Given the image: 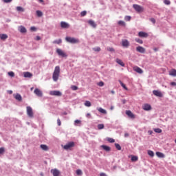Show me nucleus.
Returning a JSON list of instances; mask_svg holds the SVG:
<instances>
[{"mask_svg":"<svg viewBox=\"0 0 176 176\" xmlns=\"http://www.w3.org/2000/svg\"><path fill=\"white\" fill-rule=\"evenodd\" d=\"M65 41L66 42H69V43H79V39L74 37L67 36Z\"/></svg>","mask_w":176,"mask_h":176,"instance_id":"f03ea898","label":"nucleus"},{"mask_svg":"<svg viewBox=\"0 0 176 176\" xmlns=\"http://www.w3.org/2000/svg\"><path fill=\"white\" fill-rule=\"evenodd\" d=\"M16 10L18 12H24V8H23L22 7L18 6L16 7Z\"/></svg>","mask_w":176,"mask_h":176,"instance_id":"58836bf2","label":"nucleus"},{"mask_svg":"<svg viewBox=\"0 0 176 176\" xmlns=\"http://www.w3.org/2000/svg\"><path fill=\"white\" fill-rule=\"evenodd\" d=\"M94 52H100L101 48L99 47H97L96 48H94Z\"/></svg>","mask_w":176,"mask_h":176,"instance_id":"864d4df0","label":"nucleus"},{"mask_svg":"<svg viewBox=\"0 0 176 176\" xmlns=\"http://www.w3.org/2000/svg\"><path fill=\"white\" fill-rule=\"evenodd\" d=\"M72 90L76 91L78 90V87H76V85H72L71 87Z\"/></svg>","mask_w":176,"mask_h":176,"instance_id":"09e8293b","label":"nucleus"},{"mask_svg":"<svg viewBox=\"0 0 176 176\" xmlns=\"http://www.w3.org/2000/svg\"><path fill=\"white\" fill-rule=\"evenodd\" d=\"M135 41V42H137L138 43H140V45H142V43H144V41L142 39L138 38H136Z\"/></svg>","mask_w":176,"mask_h":176,"instance_id":"c756f323","label":"nucleus"},{"mask_svg":"<svg viewBox=\"0 0 176 176\" xmlns=\"http://www.w3.org/2000/svg\"><path fill=\"white\" fill-rule=\"evenodd\" d=\"M56 53H57V54H58V56H60V57H67V56H68V55H67V54H65V52H64V51H63L60 48H58L56 50Z\"/></svg>","mask_w":176,"mask_h":176,"instance_id":"423d86ee","label":"nucleus"},{"mask_svg":"<svg viewBox=\"0 0 176 176\" xmlns=\"http://www.w3.org/2000/svg\"><path fill=\"white\" fill-rule=\"evenodd\" d=\"M51 173L54 176H60V170L58 169H52Z\"/></svg>","mask_w":176,"mask_h":176,"instance_id":"4468645a","label":"nucleus"},{"mask_svg":"<svg viewBox=\"0 0 176 176\" xmlns=\"http://www.w3.org/2000/svg\"><path fill=\"white\" fill-rule=\"evenodd\" d=\"M104 126L103 124H99L98 125V130H102V129H104Z\"/></svg>","mask_w":176,"mask_h":176,"instance_id":"4c0bfd02","label":"nucleus"},{"mask_svg":"<svg viewBox=\"0 0 176 176\" xmlns=\"http://www.w3.org/2000/svg\"><path fill=\"white\" fill-rule=\"evenodd\" d=\"M85 107H91V102H90V101H89V100H87L85 102Z\"/></svg>","mask_w":176,"mask_h":176,"instance_id":"e433bc0d","label":"nucleus"},{"mask_svg":"<svg viewBox=\"0 0 176 176\" xmlns=\"http://www.w3.org/2000/svg\"><path fill=\"white\" fill-rule=\"evenodd\" d=\"M154 131L155 133H162V129H159V128H157V129H154Z\"/></svg>","mask_w":176,"mask_h":176,"instance_id":"8fccbe9b","label":"nucleus"},{"mask_svg":"<svg viewBox=\"0 0 176 176\" xmlns=\"http://www.w3.org/2000/svg\"><path fill=\"white\" fill-rule=\"evenodd\" d=\"M164 3H165V5H170L171 1H170V0H164Z\"/></svg>","mask_w":176,"mask_h":176,"instance_id":"49530a36","label":"nucleus"},{"mask_svg":"<svg viewBox=\"0 0 176 176\" xmlns=\"http://www.w3.org/2000/svg\"><path fill=\"white\" fill-rule=\"evenodd\" d=\"M124 137H129V133H125Z\"/></svg>","mask_w":176,"mask_h":176,"instance_id":"338daca9","label":"nucleus"},{"mask_svg":"<svg viewBox=\"0 0 176 176\" xmlns=\"http://www.w3.org/2000/svg\"><path fill=\"white\" fill-rule=\"evenodd\" d=\"M80 123H82V121H80V120H76L74 121V124L76 126V124H80Z\"/></svg>","mask_w":176,"mask_h":176,"instance_id":"c03bdc74","label":"nucleus"},{"mask_svg":"<svg viewBox=\"0 0 176 176\" xmlns=\"http://www.w3.org/2000/svg\"><path fill=\"white\" fill-rule=\"evenodd\" d=\"M97 110L100 113H103L104 115H107V110H105V109H102L101 107L97 108Z\"/></svg>","mask_w":176,"mask_h":176,"instance_id":"aec40b11","label":"nucleus"},{"mask_svg":"<svg viewBox=\"0 0 176 176\" xmlns=\"http://www.w3.org/2000/svg\"><path fill=\"white\" fill-rule=\"evenodd\" d=\"M107 141H108L109 142H110L111 144H113V142H115V139L109 138L107 139Z\"/></svg>","mask_w":176,"mask_h":176,"instance_id":"ea45409f","label":"nucleus"},{"mask_svg":"<svg viewBox=\"0 0 176 176\" xmlns=\"http://www.w3.org/2000/svg\"><path fill=\"white\" fill-rule=\"evenodd\" d=\"M14 98L17 100V101H21V100H23V98H21V95L19 94L15 95Z\"/></svg>","mask_w":176,"mask_h":176,"instance_id":"393cba45","label":"nucleus"},{"mask_svg":"<svg viewBox=\"0 0 176 176\" xmlns=\"http://www.w3.org/2000/svg\"><path fill=\"white\" fill-rule=\"evenodd\" d=\"M60 66H56L52 75V79L54 82L58 80V78H60Z\"/></svg>","mask_w":176,"mask_h":176,"instance_id":"f257e3e1","label":"nucleus"},{"mask_svg":"<svg viewBox=\"0 0 176 176\" xmlns=\"http://www.w3.org/2000/svg\"><path fill=\"white\" fill-rule=\"evenodd\" d=\"M8 94H13V91L9 90L8 91Z\"/></svg>","mask_w":176,"mask_h":176,"instance_id":"680f3d73","label":"nucleus"},{"mask_svg":"<svg viewBox=\"0 0 176 176\" xmlns=\"http://www.w3.org/2000/svg\"><path fill=\"white\" fill-rule=\"evenodd\" d=\"M133 8L138 13H142L144 12V7L138 4H133Z\"/></svg>","mask_w":176,"mask_h":176,"instance_id":"7ed1b4c3","label":"nucleus"},{"mask_svg":"<svg viewBox=\"0 0 176 176\" xmlns=\"http://www.w3.org/2000/svg\"><path fill=\"white\" fill-rule=\"evenodd\" d=\"M88 24H89V25H91V27H93V28H97V23L91 19L88 21Z\"/></svg>","mask_w":176,"mask_h":176,"instance_id":"2eb2a0df","label":"nucleus"},{"mask_svg":"<svg viewBox=\"0 0 176 176\" xmlns=\"http://www.w3.org/2000/svg\"><path fill=\"white\" fill-rule=\"evenodd\" d=\"M124 20H125L126 21H130V20H131V16H126L124 17Z\"/></svg>","mask_w":176,"mask_h":176,"instance_id":"37998d69","label":"nucleus"},{"mask_svg":"<svg viewBox=\"0 0 176 176\" xmlns=\"http://www.w3.org/2000/svg\"><path fill=\"white\" fill-rule=\"evenodd\" d=\"M153 94L154 96H156V97H163V94L159 90L153 91Z\"/></svg>","mask_w":176,"mask_h":176,"instance_id":"9d476101","label":"nucleus"},{"mask_svg":"<svg viewBox=\"0 0 176 176\" xmlns=\"http://www.w3.org/2000/svg\"><path fill=\"white\" fill-rule=\"evenodd\" d=\"M27 115L29 118H34V111H32V107L28 106L26 107Z\"/></svg>","mask_w":176,"mask_h":176,"instance_id":"20e7f679","label":"nucleus"},{"mask_svg":"<svg viewBox=\"0 0 176 176\" xmlns=\"http://www.w3.org/2000/svg\"><path fill=\"white\" fill-rule=\"evenodd\" d=\"M122 104H126V100H122Z\"/></svg>","mask_w":176,"mask_h":176,"instance_id":"69168bd1","label":"nucleus"},{"mask_svg":"<svg viewBox=\"0 0 176 176\" xmlns=\"http://www.w3.org/2000/svg\"><path fill=\"white\" fill-rule=\"evenodd\" d=\"M40 148H41L43 151H49V147L46 144H41Z\"/></svg>","mask_w":176,"mask_h":176,"instance_id":"b1692460","label":"nucleus"},{"mask_svg":"<svg viewBox=\"0 0 176 176\" xmlns=\"http://www.w3.org/2000/svg\"><path fill=\"white\" fill-rule=\"evenodd\" d=\"M5 3H10L12 0H3Z\"/></svg>","mask_w":176,"mask_h":176,"instance_id":"4d7b16f0","label":"nucleus"},{"mask_svg":"<svg viewBox=\"0 0 176 176\" xmlns=\"http://www.w3.org/2000/svg\"><path fill=\"white\" fill-rule=\"evenodd\" d=\"M19 31L21 34H25V32H27V29L24 26L21 25L19 27Z\"/></svg>","mask_w":176,"mask_h":176,"instance_id":"6ab92c4d","label":"nucleus"},{"mask_svg":"<svg viewBox=\"0 0 176 176\" xmlns=\"http://www.w3.org/2000/svg\"><path fill=\"white\" fill-rule=\"evenodd\" d=\"M24 77L25 78H32V74L27 72L24 73Z\"/></svg>","mask_w":176,"mask_h":176,"instance_id":"bb28decb","label":"nucleus"},{"mask_svg":"<svg viewBox=\"0 0 176 176\" xmlns=\"http://www.w3.org/2000/svg\"><path fill=\"white\" fill-rule=\"evenodd\" d=\"M100 176H107V175H105V173H100Z\"/></svg>","mask_w":176,"mask_h":176,"instance_id":"0e129e2a","label":"nucleus"},{"mask_svg":"<svg viewBox=\"0 0 176 176\" xmlns=\"http://www.w3.org/2000/svg\"><path fill=\"white\" fill-rule=\"evenodd\" d=\"M98 86H99L100 87H102V86H104V82L100 81L98 82Z\"/></svg>","mask_w":176,"mask_h":176,"instance_id":"de8ad7c7","label":"nucleus"},{"mask_svg":"<svg viewBox=\"0 0 176 176\" xmlns=\"http://www.w3.org/2000/svg\"><path fill=\"white\" fill-rule=\"evenodd\" d=\"M122 45L124 47H129L130 46V43L127 40H122Z\"/></svg>","mask_w":176,"mask_h":176,"instance_id":"dca6fc26","label":"nucleus"},{"mask_svg":"<svg viewBox=\"0 0 176 176\" xmlns=\"http://www.w3.org/2000/svg\"><path fill=\"white\" fill-rule=\"evenodd\" d=\"M138 36H140V38H148V34L145 32H140L138 33Z\"/></svg>","mask_w":176,"mask_h":176,"instance_id":"ddd939ff","label":"nucleus"},{"mask_svg":"<svg viewBox=\"0 0 176 176\" xmlns=\"http://www.w3.org/2000/svg\"><path fill=\"white\" fill-rule=\"evenodd\" d=\"M91 115L88 113L87 114V118H91Z\"/></svg>","mask_w":176,"mask_h":176,"instance_id":"e2e57ef3","label":"nucleus"},{"mask_svg":"<svg viewBox=\"0 0 176 176\" xmlns=\"http://www.w3.org/2000/svg\"><path fill=\"white\" fill-rule=\"evenodd\" d=\"M119 82L120 83L122 87L124 89V90H128L127 87H126V85H124V83H123L121 80H120Z\"/></svg>","mask_w":176,"mask_h":176,"instance_id":"7c9ffc66","label":"nucleus"},{"mask_svg":"<svg viewBox=\"0 0 176 176\" xmlns=\"http://www.w3.org/2000/svg\"><path fill=\"white\" fill-rule=\"evenodd\" d=\"M36 14L38 17H42V16H43V13L40 10L36 11Z\"/></svg>","mask_w":176,"mask_h":176,"instance_id":"2f4dec72","label":"nucleus"},{"mask_svg":"<svg viewBox=\"0 0 176 176\" xmlns=\"http://www.w3.org/2000/svg\"><path fill=\"white\" fill-rule=\"evenodd\" d=\"M30 30L32 31H36V28H35V26H32V27L30 28Z\"/></svg>","mask_w":176,"mask_h":176,"instance_id":"13d9d810","label":"nucleus"},{"mask_svg":"<svg viewBox=\"0 0 176 176\" xmlns=\"http://www.w3.org/2000/svg\"><path fill=\"white\" fill-rule=\"evenodd\" d=\"M60 26L62 28H69V24H68L67 22L62 21L60 23Z\"/></svg>","mask_w":176,"mask_h":176,"instance_id":"a211bd4d","label":"nucleus"},{"mask_svg":"<svg viewBox=\"0 0 176 176\" xmlns=\"http://www.w3.org/2000/svg\"><path fill=\"white\" fill-rule=\"evenodd\" d=\"M35 39L36 41H41V36H37Z\"/></svg>","mask_w":176,"mask_h":176,"instance_id":"052dcab7","label":"nucleus"},{"mask_svg":"<svg viewBox=\"0 0 176 176\" xmlns=\"http://www.w3.org/2000/svg\"><path fill=\"white\" fill-rule=\"evenodd\" d=\"M74 146H75V143L74 142H70L65 144L63 146V148L65 149V151H69L71 148H74Z\"/></svg>","mask_w":176,"mask_h":176,"instance_id":"39448f33","label":"nucleus"},{"mask_svg":"<svg viewBox=\"0 0 176 176\" xmlns=\"http://www.w3.org/2000/svg\"><path fill=\"white\" fill-rule=\"evenodd\" d=\"M142 109L144 111H151V109H152V107L149 104H144L142 106Z\"/></svg>","mask_w":176,"mask_h":176,"instance_id":"9b49d317","label":"nucleus"},{"mask_svg":"<svg viewBox=\"0 0 176 176\" xmlns=\"http://www.w3.org/2000/svg\"><path fill=\"white\" fill-rule=\"evenodd\" d=\"M169 75L170 76H176V69H172L170 72H169Z\"/></svg>","mask_w":176,"mask_h":176,"instance_id":"412c9836","label":"nucleus"},{"mask_svg":"<svg viewBox=\"0 0 176 176\" xmlns=\"http://www.w3.org/2000/svg\"><path fill=\"white\" fill-rule=\"evenodd\" d=\"M57 124L58 126H61V120L59 118L57 120Z\"/></svg>","mask_w":176,"mask_h":176,"instance_id":"6e6d98bb","label":"nucleus"},{"mask_svg":"<svg viewBox=\"0 0 176 176\" xmlns=\"http://www.w3.org/2000/svg\"><path fill=\"white\" fill-rule=\"evenodd\" d=\"M133 71L135 72H137L138 74H144V71L140 67H138V66H135L133 67Z\"/></svg>","mask_w":176,"mask_h":176,"instance_id":"f8f14e48","label":"nucleus"},{"mask_svg":"<svg viewBox=\"0 0 176 176\" xmlns=\"http://www.w3.org/2000/svg\"><path fill=\"white\" fill-rule=\"evenodd\" d=\"M126 115H127V116L131 119H135V115H134V113H133L130 110L126 111Z\"/></svg>","mask_w":176,"mask_h":176,"instance_id":"1a4fd4ad","label":"nucleus"},{"mask_svg":"<svg viewBox=\"0 0 176 176\" xmlns=\"http://www.w3.org/2000/svg\"><path fill=\"white\" fill-rule=\"evenodd\" d=\"M76 173L77 175H82V174H83V173L82 172V170L80 169L77 170Z\"/></svg>","mask_w":176,"mask_h":176,"instance_id":"a19ab883","label":"nucleus"},{"mask_svg":"<svg viewBox=\"0 0 176 176\" xmlns=\"http://www.w3.org/2000/svg\"><path fill=\"white\" fill-rule=\"evenodd\" d=\"M115 146L118 151H121L122 150V146H120V144L116 143Z\"/></svg>","mask_w":176,"mask_h":176,"instance_id":"72a5a7b5","label":"nucleus"},{"mask_svg":"<svg viewBox=\"0 0 176 176\" xmlns=\"http://www.w3.org/2000/svg\"><path fill=\"white\" fill-rule=\"evenodd\" d=\"M156 155L158 157H164V155L163 154V153H160V152H156Z\"/></svg>","mask_w":176,"mask_h":176,"instance_id":"c85d7f7f","label":"nucleus"},{"mask_svg":"<svg viewBox=\"0 0 176 176\" xmlns=\"http://www.w3.org/2000/svg\"><path fill=\"white\" fill-rule=\"evenodd\" d=\"M63 41H61V39H58V40H55L53 41V43L56 44V45H60V43H61Z\"/></svg>","mask_w":176,"mask_h":176,"instance_id":"c9c22d12","label":"nucleus"},{"mask_svg":"<svg viewBox=\"0 0 176 176\" xmlns=\"http://www.w3.org/2000/svg\"><path fill=\"white\" fill-rule=\"evenodd\" d=\"M136 50L139 53H145V48H144L143 47H141V46L137 47Z\"/></svg>","mask_w":176,"mask_h":176,"instance_id":"f3484780","label":"nucleus"},{"mask_svg":"<svg viewBox=\"0 0 176 176\" xmlns=\"http://www.w3.org/2000/svg\"><path fill=\"white\" fill-rule=\"evenodd\" d=\"M9 76H11V78H14V72H8Z\"/></svg>","mask_w":176,"mask_h":176,"instance_id":"a18cd8bd","label":"nucleus"},{"mask_svg":"<svg viewBox=\"0 0 176 176\" xmlns=\"http://www.w3.org/2000/svg\"><path fill=\"white\" fill-rule=\"evenodd\" d=\"M116 63H118L119 64V65H121V67H124V63H123V61H122V60L117 58L116 60Z\"/></svg>","mask_w":176,"mask_h":176,"instance_id":"5701e85b","label":"nucleus"},{"mask_svg":"<svg viewBox=\"0 0 176 176\" xmlns=\"http://www.w3.org/2000/svg\"><path fill=\"white\" fill-rule=\"evenodd\" d=\"M50 96H56L57 97H61L63 94L60 91H51L50 92Z\"/></svg>","mask_w":176,"mask_h":176,"instance_id":"0eeeda50","label":"nucleus"},{"mask_svg":"<svg viewBox=\"0 0 176 176\" xmlns=\"http://www.w3.org/2000/svg\"><path fill=\"white\" fill-rule=\"evenodd\" d=\"M3 152H5V148L1 147L0 148V155H2V153H3Z\"/></svg>","mask_w":176,"mask_h":176,"instance_id":"3c124183","label":"nucleus"},{"mask_svg":"<svg viewBox=\"0 0 176 176\" xmlns=\"http://www.w3.org/2000/svg\"><path fill=\"white\" fill-rule=\"evenodd\" d=\"M0 39H1V41H5L8 39V34H0Z\"/></svg>","mask_w":176,"mask_h":176,"instance_id":"4be33fe9","label":"nucleus"},{"mask_svg":"<svg viewBox=\"0 0 176 176\" xmlns=\"http://www.w3.org/2000/svg\"><path fill=\"white\" fill-rule=\"evenodd\" d=\"M102 149H104L107 152H109V151H111V147L108 146H106V145H102Z\"/></svg>","mask_w":176,"mask_h":176,"instance_id":"a878e982","label":"nucleus"},{"mask_svg":"<svg viewBox=\"0 0 176 176\" xmlns=\"http://www.w3.org/2000/svg\"><path fill=\"white\" fill-rule=\"evenodd\" d=\"M148 155L151 156V157H153L155 156V153L153 151L149 150L148 151Z\"/></svg>","mask_w":176,"mask_h":176,"instance_id":"473e14b6","label":"nucleus"},{"mask_svg":"<svg viewBox=\"0 0 176 176\" xmlns=\"http://www.w3.org/2000/svg\"><path fill=\"white\" fill-rule=\"evenodd\" d=\"M107 50H108V52H115V49L112 47H107Z\"/></svg>","mask_w":176,"mask_h":176,"instance_id":"603ef678","label":"nucleus"},{"mask_svg":"<svg viewBox=\"0 0 176 176\" xmlns=\"http://www.w3.org/2000/svg\"><path fill=\"white\" fill-rule=\"evenodd\" d=\"M86 14H87V12H86V11H82L80 13L81 17H85V16H86Z\"/></svg>","mask_w":176,"mask_h":176,"instance_id":"79ce46f5","label":"nucleus"},{"mask_svg":"<svg viewBox=\"0 0 176 176\" xmlns=\"http://www.w3.org/2000/svg\"><path fill=\"white\" fill-rule=\"evenodd\" d=\"M153 50H154V52H157L158 50H157V48H154Z\"/></svg>","mask_w":176,"mask_h":176,"instance_id":"774afa93","label":"nucleus"},{"mask_svg":"<svg viewBox=\"0 0 176 176\" xmlns=\"http://www.w3.org/2000/svg\"><path fill=\"white\" fill-rule=\"evenodd\" d=\"M150 21H151V23H153V24H155V23H156V20L154 18H151Z\"/></svg>","mask_w":176,"mask_h":176,"instance_id":"5fc2aeb1","label":"nucleus"},{"mask_svg":"<svg viewBox=\"0 0 176 176\" xmlns=\"http://www.w3.org/2000/svg\"><path fill=\"white\" fill-rule=\"evenodd\" d=\"M170 86H176V82H170Z\"/></svg>","mask_w":176,"mask_h":176,"instance_id":"bf43d9fd","label":"nucleus"},{"mask_svg":"<svg viewBox=\"0 0 176 176\" xmlns=\"http://www.w3.org/2000/svg\"><path fill=\"white\" fill-rule=\"evenodd\" d=\"M118 25H121L122 27H126V23L123 21H119L118 22Z\"/></svg>","mask_w":176,"mask_h":176,"instance_id":"cd10ccee","label":"nucleus"},{"mask_svg":"<svg viewBox=\"0 0 176 176\" xmlns=\"http://www.w3.org/2000/svg\"><path fill=\"white\" fill-rule=\"evenodd\" d=\"M34 94L37 96V97H43V94L42 93V91L41 89L36 88L34 91Z\"/></svg>","mask_w":176,"mask_h":176,"instance_id":"6e6552de","label":"nucleus"},{"mask_svg":"<svg viewBox=\"0 0 176 176\" xmlns=\"http://www.w3.org/2000/svg\"><path fill=\"white\" fill-rule=\"evenodd\" d=\"M138 160V157L132 155L131 156V162H137Z\"/></svg>","mask_w":176,"mask_h":176,"instance_id":"f704fd0d","label":"nucleus"}]
</instances>
